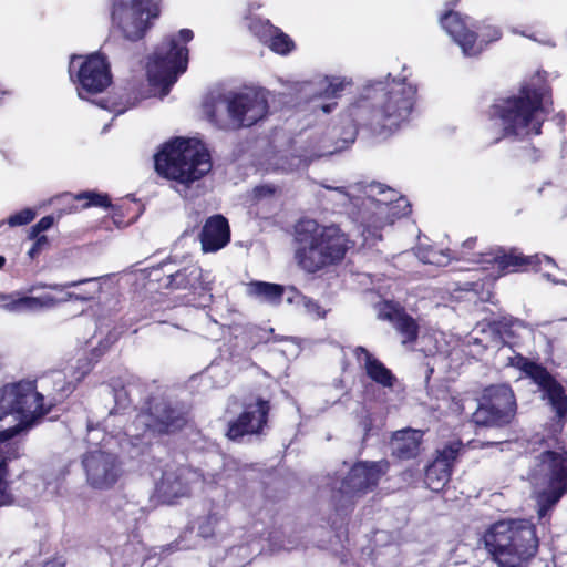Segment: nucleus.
<instances>
[{
    "mask_svg": "<svg viewBox=\"0 0 567 567\" xmlns=\"http://www.w3.org/2000/svg\"><path fill=\"white\" fill-rule=\"evenodd\" d=\"M417 86L390 74L371 81L348 112L354 124L372 135L390 137L408 123L416 102Z\"/></svg>",
    "mask_w": 567,
    "mask_h": 567,
    "instance_id": "nucleus-1",
    "label": "nucleus"
},
{
    "mask_svg": "<svg viewBox=\"0 0 567 567\" xmlns=\"http://www.w3.org/2000/svg\"><path fill=\"white\" fill-rule=\"evenodd\" d=\"M553 105V89L548 81L533 76L520 84L517 93L495 100L489 107V117L501 121L505 137L538 136Z\"/></svg>",
    "mask_w": 567,
    "mask_h": 567,
    "instance_id": "nucleus-2",
    "label": "nucleus"
},
{
    "mask_svg": "<svg viewBox=\"0 0 567 567\" xmlns=\"http://www.w3.org/2000/svg\"><path fill=\"white\" fill-rule=\"evenodd\" d=\"M481 542L497 567H529L540 543L536 526L524 518L499 519L491 524Z\"/></svg>",
    "mask_w": 567,
    "mask_h": 567,
    "instance_id": "nucleus-3",
    "label": "nucleus"
},
{
    "mask_svg": "<svg viewBox=\"0 0 567 567\" xmlns=\"http://www.w3.org/2000/svg\"><path fill=\"white\" fill-rule=\"evenodd\" d=\"M53 408L54 404L45 403L44 395L38 391L35 380H20L2 385L0 421L8 415H14L18 423L0 431V443L34 429L42 423Z\"/></svg>",
    "mask_w": 567,
    "mask_h": 567,
    "instance_id": "nucleus-4",
    "label": "nucleus"
},
{
    "mask_svg": "<svg viewBox=\"0 0 567 567\" xmlns=\"http://www.w3.org/2000/svg\"><path fill=\"white\" fill-rule=\"evenodd\" d=\"M212 157L204 147L186 137H174L154 155V169L158 176L190 187L212 171Z\"/></svg>",
    "mask_w": 567,
    "mask_h": 567,
    "instance_id": "nucleus-5",
    "label": "nucleus"
},
{
    "mask_svg": "<svg viewBox=\"0 0 567 567\" xmlns=\"http://www.w3.org/2000/svg\"><path fill=\"white\" fill-rule=\"evenodd\" d=\"M349 238L338 226H318L309 235L299 234L295 260L309 275L340 264L348 250Z\"/></svg>",
    "mask_w": 567,
    "mask_h": 567,
    "instance_id": "nucleus-6",
    "label": "nucleus"
},
{
    "mask_svg": "<svg viewBox=\"0 0 567 567\" xmlns=\"http://www.w3.org/2000/svg\"><path fill=\"white\" fill-rule=\"evenodd\" d=\"M507 364L519 370L528 378L542 393V399L547 401L555 413L547 431L551 434L555 444H559L561 432L567 422V393L564 385L545 365L524 357L522 353L516 352L513 357H509Z\"/></svg>",
    "mask_w": 567,
    "mask_h": 567,
    "instance_id": "nucleus-7",
    "label": "nucleus"
},
{
    "mask_svg": "<svg viewBox=\"0 0 567 567\" xmlns=\"http://www.w3.org/2000/svg\"><path fill=\"white\" fill-rule=\"evenodd\" d=\"M204 110L207 118L220 128L226 127L225 111L237 127H249L268 115L269 104L265 94L258 91L231 92L206 100Z\"/></svg>",
    "mask_w": 567,
    "mask_h": 567,
    "instance_id": "nucleus-8",
    "label": "nucleus"
},
{
    "mask_svg": "<svg viewBox=\"0 0 567 567\" xmlns=\"http://www.w3.org/2000/svg\"><path fill=\"white\" fill-rule=\"evenodd\" d=\"M389 468L388 460L360 461L353 464L341 482L340 488L332 495L337 514L350 515L355 504L354 498L373 491Z\"/></svg>",
    "mask_w": 567,
    "mask_h": 567,
    "instance_id": "nucleus-9",
    "label": "nucleus"
},
{
    "mask_svg": "<svg viewBox=\"0 0 567 567\" xmlns=\"http://www.w3.org/2000/svg\"><path fill=\"white\" fill-rule=\"evenodd\" d=\"M457 2L458 0L446 2L449 9L441 14L440 24L461 47L465 55L476 56L481 54L489 43L498 41L502 38V30L485 21L474 25V29H471L467 24L468 18L462 17L461 13L452 9Z\"/></svg>",
    "mask_w": 567,
    "mask_h": 567,
    "instance_id": "nucleus-10",
    "label": "nucleus"
},
{
    "mask_svg": "<svg viewBox=\"0 0 567 567\" xmlns=\"http://www.w3.org/2000/svg\"><path fill=\"white\" fill-rule=\"evenodd\" d=\"M159 16V0H114L111 10L112 28L123 39L137 42L144 39Z\"/></svg>",
    "mask_w": 567,
    "mask_h": 567,
    "instance_id": "nucleus-11",
    "label": "nucleus"
},
{
    "mask_svg": "<svg viewBox=\"0 0 567 567\" xmlns=\"http://www.w3.org/2000/svg\"><path fill=\"white\" fill-rule=\"evenodd\" d=\"M188 49L179 45L175 37L167 38L156 47L147 66V79L153 87L167 95L179 74L187 70Z\"/></svg>",
    "mask_w": 567,
    "mask_h": 567,
    "instance_id": "nucleus-12",
    "label": "nucleus"
},
{
    "mask_svg": "<svg viewBox=\"0 0 567 567\" xmlns=\"http://www.w3.org/2000/svg\"><path fill=\"white\" fill-rule=\"evenodd\" d=\"M481 262L496 266L499 276L515 272H542L548 281L558 284V280L545 268H558L556 261L545 254L525 255L517 247L505 248L496 246L481 254Z\"/></svg>",
    "mask_w": 567,
    "mask_h": 567,
    "instance_id": "nucleus-13",
    "label": "nucleus"
},
{
    "mask_svg": "<svg viewBox=\"0 0 567 567\" xmlns=\"http://www.w3.org/2000/svg\"><path fill=\"white\" fill-rule=\"evenodd\" d=\"M69 73L80 99H89L104 92L113 80L110 62L106 55L100 52L73 55Z\"/></svg>",
    "mask_w": 567,
    "mask_h": 567,
    "instance_id": "nucleus-14",
    "label": "nucleus"
},
{
    "mask_svg": "<svg viewBox=\"0 0 567 567\" xmlns=\"http://www.w3.org/2000/svg\"><path fill=\"white\" fill-rule=\"evenodd\" d=\"M516 410V398L511 385L492 384L484 389L473 421L482 426L504 427L512 423Z\"/></svg>",
    "mask_w": 567,
    "mask_h": 567,
    "instance_id": "nucleus-15",
    "label": "nucleus"
},
{
    "mask_svg": "<svg viewBox=\"0 0 567 567\" xmlns=\"http://www.w3.org/2000/svg\"><path fill=\"white\" fill-rule=\"evenodd\" d=\"M82 464L87 484L95 489H110L123 475V466L116 454L102 450L84 454Z\"/></svg>",
    "mask_w": 567,
    "mask_h": 567,
    "instance_id": "nucleus-16",
    "label": "nucleus"
},
{
    "mask_svg": "<svg viewBox=\"0 0 567 567\" xmlns=\"http://www.w3.org/2000/svg\"><path fill=\"white\" fill-rule=\"evenodd\" d=\"M549 440L553 445H556L551 435ZM547 446L551 444L545 440ZM558 451L545 450L540 452L535 458V466L538 473L543 476L546 488L566 495L567 494V450L564 442L560 440Z\"/></svg>",
    "mask_w": 567,
    "mask_h": 567,
    "instance_id": "nucleus-17",
    "label": "nucleus"
},
{
    "mask_svg": "<svg viewBox=\"0 0 567 567\" xmlns=\"http://www.w3.org/2000/svg\"><path fill=\"white\" fill-rule=\"evenodd\" d=\"M464 449L461 440L446 443L436 450L434 460L426 466L424 483L433 492H440L450 482L454 465Z\"/></svg>",
    "mask_w": 567,
    "mask_h": 567,
    "instance_id": "nucleus-18",
    "label": "nucleus"
},
{
    "mask_svg": "<svg viewBox=\"0 0 567 567\" xmlns=\"http://www.w3.org/2000/svg\"><path fill=\"white\" fill-rule=\"evenodd\" d=\"M270 402L257 398L254 404H246L244 411L228 424L227 436L237 441L245 435L260 434L267 426Z\"/></svg>",
    "mask_w": 567,
    "mask_h": 567,
    "instance_id": "nucleus-19",
    "label": "nucleus"
},
{
    "mask_svg": "<svg viewBox=\"0 0 567 567\" xmlns=\"http://www.w3.org/2000/svg\"><path fill=\"white\" fill-rule=\"evenodd\" d=\"M155 435H172L183 431L188 423V413L183 406L162 400L150 406Z\"/></svg>",
    "mask_w": 567,
    "mask_h": 567,
    "instance_id": "nucleus-20",
    "label": "nucleus"
},
{
    "mask_svg": "<svg viewBox=\"0 0 567 567\" xmlns=\"http://www.w3.org/2000/svg\"><path fill=\"white\" fill-rule=\"evenodd\" d=\"M202 250L216 252L230 241V227L226 217L220 214L208 217L199 233Z\"/></svg>",
    "mask_w": 567,
    "mask_h": 567,
    "instance_id": "nucleus-21",
    "label": "nucleus"
},
{
    "mask_svg": "<svg viewBox=\"0 0 567 567\" xmlns=\"http://www.w3.org/2000/svg\"><path fill=\"white\" fill-rule=\"evenodd\" d=\"M164 286L171 289H188L200 296L213 289L212 282L205 278L204 270L198 266H187L166 276Z\"/></svg>",
    "mask_w": 567,
    "mask_h": 567,
    "instance_id": "nucleus-22",
    "label": "nucleus"
},
{
    "mask_svg": "<svg viewBox=\"0 0 567 567\" xmlns=\"http://www.w3.org/2000/svg\"><path fill=\"white\" fill-rule=\"evenodd\" d=\"M355 359L362 363V368L367 377L374 383L382 388H393L396 382V377L393 372L385 367V364L375 358L367 348L358 346L353 350Z\"/></svg>",
    "mask_w": 567,
    "mask_h": 567,
    "instance_id": "nucleus-23",
    "label": "nucleus"
},
{
    "mask_svg": "<svg viewBox=\"0 0 567 567\" xmlns=\"http://www.w3.org/2000/svg\"><path fill=\"white\" fill-rule=\"evenodd\" d=\"M386 308H389V311L381 312L380 317L394 322L396 330L403 338V344L414 343L419 338L420 330L416 320L408 315L403 308L395 307L390 302H386Z\"/></svg>",
    "mask_w": 567,
    "mask_h": 567,
    "instance_id": "nucleus-24",
    "label": "nucleus"
},
{
    "mask_svg": "<svg viewBox=\"0 0 567 567\" xmlns=\"http://www.w3.org/2000/svg\"><path fill=\"white\" fill-rule=\"evenodd\" d=\"M186 473L184 466L165 470L157 484L158 493L169 499L186 496L189 492Z\"/></svg>",
    "mask_w": 567,
    "mask_h": 567,
    "instance_id": "nucleus-25",
    "label": "nucleus"
},
{
    "mask_svg": "<svg viewBox=\"0 0 567 567\" xmlns=\"http://www.w3.org/2000/svg\"><path fill=\"white\" fill-rule=\"evenodd\" d=\"M392 455L399 460L415 458L420 453L422 432L413 429H404L393 434Z\"/></svg>",
    "mask_w": 567,
    "mask_h": 567,
    "instance_id": "nucleus-26",
    "label": "nucleus"
},
{
    "mask_svg": "<svg viewBox=\"0 0 567 567\" xmlns=\"http://www.w3.org/2000/svg\"><path fill=\"white\" fill-rule=\"evenodd\" d=\"M52 298L44 297H29L21 296L19 292L1 293L0 292V309L9 312H25L40 309L44 306L52 305Z\"/></svg>",
    "mask_w": 567,
    "mask_h": 567,
    "instance_id": "nucleus-27",
    "label": "nucleus"
},
{
    "mask_svg": "<svg viewBox=\"0 0 567 567\" xmlns=\"http://www.w3.org/2000/svg\"><path fill=\"white\" fill-rule=\"evenodd\" d=\"M492 327L502 338L504 346L511 349L522 347V331L526 330V327L520 320L503 317L494 321Z\"/></svg>",
    "mask_w": 567,
    "mask_h": 567,
    "instance_id": "nucleus-28",
    "label": "nucleus"
},
{
    "mask_svg": "<svg viewBox=\"0 0 567 567\" xmlns=\"http://www.w3.org/2000/svg\"><path fill=\"white\" fill-rule=\"evenodd\" d=\"M125 432L131 439L137 441L155 437V427L153 426V417L150 408L140 411L127 425Z\"/></svg>",
    "mask_w": 567,
    "mask_h": 567,
    "instance_id": "nucleus-29",
    "label": "nucleus"
},
{
    "mask_svg": "<svg viewBox=\"0 0 567 567\" xmlns=\"http://www.w3.org/2000/svg\"><path fill=\"white\" fill-rule=\"evenodd\" d=\"M246 290L249 297L271 303H279L285 293L281 285L266 281H251Z\"/></svg>",
    "mask_w": 567,
    "mask_h": 567,
    "instance_id": "nucleus-30",
    "label": "nucleus"
},
{
    "mask_svg": "<svg viewBox=\"0 0 567 567\" xmlns=\"http://www.w3.org/2000/svg\"><path fill=\"white\" fill-rule=\"evenodd\" d=\"M0 477L9 480V464L21 457V447L17 442L0 443Z\"/></svg>",
    "mask_w": 567,
    "mask_h": 567,
    "instance_id": "nucleus-31",
    "label": "nucleus"
},
{
    "mask_svg": "<svg viewBox=\"0 0 567 567\" xmlns=\"http://www.w3.org/2000/svg\"><path fill=\"white\" fill-rule=\"evenodd\" d=\"M512 158L520 165L535 164L543 158V151L533 143H525L512 151Z\"/></svg>",
    "mask_w": 567,
    "mask_h": 567,
    "instance_id": "nucleus-32",
    "label": "nucleus"
},
{
    "mask_svg": "<svg viewBox=\"0 0 567 567\" xmlns=\"http://www.w3.org/2000/svg\"><path fill=\"white\" fill-rule=\"evenodd\" d=\"M267 45L270 48L271 51L286 55L289 54L295 49V42L292 39L281 31L277 27V32H274L267 42Z\"/></svg>",
    "mask_w": 567,
    "mask_h": 567,
    "instance_id": "nucleus-33",
    "label": "nucleus"
},
{
    "mask_svg": "<svg viewBox=\"0 0 567 567\" xmlns=\"http://www.w3.org/2000/svg\"><path fill=\"white\" fill-rule=\"evenodd\" d=\"M74 199L78 202L85 200L82 205L83 208L89 207H103L109 208L112 206L111 198L107 194H101L95 190H85L76 194Z\"/></svg>",
    "mask_w": 567,
    "mask_h": 567,
    "instance_id": "nucleus-34",
    "label": "nucleus"
},
{
    "mask_svg": "<svg viewBox=\"0 0 567 567\" xmlns=\"http://www.w3.org/2000/svg\"><path fill=\"white\" fill-rule=\"evenodd\" d=\"M563 496L564 494L545 487V489L539 493L537 499V514L539 518L545 517L547 513L563 498Z\"/></svg>",
    "mask_w": 567,
    "mask_h": 567,
    "instance_id": "nucleus-35",
    "label": "nucleus"
},
{
    "mask_svg": "<svg viewBox=\"0 0 567 567\" xmlns=\"http://www.w3.org/2000/svg\"><path fill=\"white\" fill-rule=\"evenodd\" d=\"M249 30L262 43L267 44L271 34L277 32V27L272 25L269 20L252 19L249 23Z\"/></svg>",
    "mask_w": 567,
    "mask_h": 567,
    "instance_id": "nucleus-36",
    "label": "nucleus"
},
{
    "mask_svg": "<svg viewBox=\"0 0 567 567\" xmlns=\"http://www.w3.org/2000/svg\"><path fill=\"white\" fill-rule=\"evenodd\" d=\"M109 208H112V219L118 228L126 227L135 220V216H128L130 208L125 204L112 205Z\"/></svg>",
    "mask_w": 567,
    "mask_h": 567,
    "instance_id": "nucleus-37",
    "label": "nucleus"
},
{
    "mask_svg": "<svg viewBox=\"0 0 567 567\" xmlns=\"http://www.w3.org/2000/svg\"><path fill=\"white\" fill-rule=\"evenodd\" d=\"M37 216V212L33 208H23L12 215H10L7 219V224L10 227L24 226L30 224Z\"/></svg>",
    "mask_w": 567,
    "mask_h": 567,
    "instance_id": "nucleus-38",
    "label": "nucleus"
},
{
    "mask_svg": "<svg viewBox=\"0 0 567 567\" xmlns=\"http://www.w3.org/2000/svg\"><path fill=\"white\" fill-rule=\"evenodd\" d=\"M29 239L33 240L32 246L28 250L27 255L31 260H35L39 258V256L48 250L51 246L50 240L48 236H37V237H29Z\"/></svg>",
    "mask_w": 567,
    "mask_h": 567,
    "instance_id": "nucleus-39",
    "label": "nucleus"
},
{
    "mask_svg": "<svg viewBox=\"0 0 567 567\" xmlns=\"http://www.w3.org/2000/svg\"><path fill=\"white\" fill-rule=\"evenodd\" d=\"M220 517L218 513H208L204 520L199 524V534L205 537H213L215 535V527L219 523Z\"/></svg>",
    "mask_w": 567,
    "mask_h": 567,
    "instance_id": "nucleus-40",
    "label": "nucleus"
},
{
    "mask_svg": "<svg viewBox=\"0 0 567 567\" xmlns=\"http://www.w3.org/2000/svg\"><path fill=\"white\" fill-rule=\"evenodd\" d=\"M55 223L52 215L42 217L38 223L31 226L28 237L44 236L42 233L50 229Z\"/></svg>",
    "mask_w": 567,
    "mask_h": 567,
    "instance_id": "nucleus-41",
    "label": "nucleus"
},
{
    "mask_svg": "<svg viewBox=\"0 0 567 567\" xmlns=\"http://www.w3.org/2000/svg\"><path fill=\"white\" fill-rule=\"evenodd\" d=\"M10 483L9 480L0 477V507L11 505L14 501Z\"/></svg>",
    "mask_w": 567,
    "mask_h": 567,
    "instance_id": "nucleus-42",
    "label": "nucleus"
},
{
    "mask_svg": "<svg viewBox=\"0 0 567 567\" xmlns=\"http://www.w3.org/2000/svg\"><path fill=\"white\" fill-rule=\"evenodd\" d=\"M344 81L340 79H333L328 83V85L323 90V95L326 97H338L341 92L344 90Z\"/></svg>",
    "mask_w": 567,
    "mask_h": 567,
    "instance_id": "nucleus-43",
    "label": "nucleus"
},
{
    "mask_svg": "<svg viewBox=\"0 0 567 567\" xmlns=\"http://www.w3.org/2000/svg\"><path fill=\"white\" fill-rule=\"evenodd\" d=\"M305 306L308 309V311L313 312V313L318 315L319 317H323L326 315V311L322 310L321 306L316 300L307 298L305 300Z\"/></svg>",
    "mask_w": 567,
    "mask_h": 567,
    "instance_id": "nucleus-44",
    "label": "nucleus"
},
{
    "mask_svg": "<svg viewBox=\"0 0 567 567\" xmlns=\"http://www.w3.org/2000/svg\"><path fill=\"white\" fill-rule=\"evenodd\" d=\"M255 193L258 197L271 196L276 193V188L271 185H260L255 188Z\"/></svg>",
    "mask_w": 567,
    "mask_h": 567,
    "instance_id": "nucleus-45",
    "label": "nucleus"
},
{
    "mask_svg": "<svg viewBox=\"0 0 567 567\" xmlns=\"http://www.w3.org/2000/svg\"><path fill=\"white\" fill-rule=\"evenodd\" d=\"M178 37L184 43H187L193 40L194 32L190 29H182L178 32Z\"/></svg>",
    "mask_w": 567,
    "mask_h": 567,
    "instance_id": "nucleus-46",
    "label": "nucleus"
},
{
    "mask_svg": "<svg viewBox=\"0 0 567 567\" xmlns=\"http://www.w3.org/2000/svg\"><path fill=\"white\" fill-rule=\"evenodd\" d=\"M41 567H65V564L53 558L44 561Z\"/></svg>",
    "mask_w": 567,
    "mask_h": 567,
    "instance_id": "nucleus-47",
    "label": "nucleus"
},
{
    "mask_svg": "<svg viewBox=\"0 0 567 567\" xmlns=\"http://www.w3.org/2000/svg\"><path fill=\"white\" fill-rule=\"evenodd\" d=\"M337 106V103L333 102V103H329V104H322L320 106V109L324 112V113H330L334 107Z\"/></svg>",
    "mask_w": 567,
    "mask_h": 567,
    "instance_id": "nucleus-48",
    "label": "nucleus"
},
{
    "mask_svg": "<svg viewBox=\"0 0 567 567\" xmlns=\"http://www.w3.org/2000/svg\"><path fill=\"white\" fill-rule=\"evenodd\" d=\"M538 32H528L527 30H523L519 32V34H522L523 37H526V38H529L532 40H537V34Z\"/></svg>",
    "mask_w": 567,
    "mask_h": 567,
    "instance_id": "nucleus-49",
    "label": "nucleus"
},
{
    "mask_svg": "<svg viewBox=\"0 0 567 567\" xmlns=\"http://www.w3.org/2000/svg\"><path fill=\"white\" fill-rule=\"evenodd\" d=\"M91 281H95V278L84 279V280H79V281H72V282L66 284L65 287H74L76 285L84 284V282H91Z\"/></svg>",
    "mask_w": 567,
    "mask_h": 567,
    "instance_id": "nucleus-50",
    "label": "nucleus"
},
{
    "mask_svg": "<svg viewBox=\"0 0 567 567\" xmlns=\"http://www.w3.org/2000/svg\"><path fill=\"white\" fill-rule=\"evenodd\" d=\"M476 244V238H468L464 241L463 246L468 248V249H472Z\"/></svg>",
    "mask_w": 567,
    "mask_h": 567,
    "instance_id": "nucleus-51",
    "label": "nucleus"
},
{
    "mask_svg": "<svg viewBox=\"0 0 567 567\" xmlns=\"http://www.w3.org/2000/svg\"><path fill=\"white\" fill-rule=\"evenodd\" d=\"M6 258L3 256H0V269L4 266Z\"/></svg>",
    "mask_w": 567,
    "mask_h": 567,
    "instance_id": "nucleus-52",
    "label": "nucleus"
},
{
    "mask_svg": "<svg viewBox=\"0 0 567 567\" xmlns=\"http://www.w3.org/2000/svg\"><path fill=\"white\" fill-rule=\"evenodd\" d=\"M93 298H94V296H92V295L81 297V299H83V300H90V299H93Z\"/></svg>",
    "mask_w": 567,
    "mask_h": 567,
    "instance_id": "nucleus-53",
    "label": "nucleus"
}]
</instances>
